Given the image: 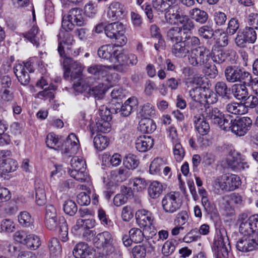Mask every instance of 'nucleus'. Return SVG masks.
Instances as JSON below:
<instances>
[{
	"label": "nucleus",
	"mask_w": 258,
	"mask_h": 258,
	"mask_svg": "<svg viewBox=\"0 0 258 258\" xmlns=\"http://www.w3.org/2000/svg\"><path fill=\"white\" fill-rule=\"evenodd\" d=\"M125 31V27L121 22L111 23L105 26L106 35L110 39H114L117 46H123L127 42Z\"/></svg>",
	"instance_id": "obj_6"
},
{
	"label": "nucleus",
	"mask_w": 258,
	"mask_h": 258,
	"mask_svg": "<svg viewBox=\"0 0 258 258\" xmlns=\"http://www.w3.org/2000/svg\"><path fill=\"white\" fill-rule=\"evenodd\" d=\"M186 33L182 30V28L173 27L170 28L167 32V39L172 43H177L183 41L184 36H185Z\"/></svg>",
	"instance_id": "obj_29"
},
{
	"label": "nucleus",
	"mask_w": 258,
	"mask_h": 258,
	"mask_svg": "<svg viewBox=\"0 0 258 258\" xmlns=\"http://www.w3.org/2000/svg\"><path fill=\"white\" fill-rule=\"evenodd\" d=\"M154 145V140L148 136H141L138 137L135 143L136 148L139 152H145L150 149Z\"/></svg>",
	"instance_id": "obj_26"
},
{
	"label": "nucleus",
	"mask_w": 258,
	"mask_h": 258,
	"mask_svg": "<svg viewBox=\"0 0 258 258\" xmlns=\"http://www.w3.org/2000/svg\"><path fill=\"white\" fill-rule=\"evenodd\" d=\"M190 101H204V87L197 86L189 91Z\"/></svg>",
	"instance_id": "obj_46"
},
{
	"label": "nucleus",
	"mask_w": 258,
	"mask_h": 258,
	"mask_svg": "<svg viewBox=\"0 0 258 258\" xmlns=\"http://www.w3.org/2000/svg\"><path fill=\"white\" fill-rule=\"evenodd\" d=\"M136 216L137 222L141 227H145L154 224V216L149 211L145 210L139 211Z\"/></svg>",
	"instance_id": "obj_25"
},
{
	"label": "nucleus",
	"mask_w": 258,
	"mask_h": 258,
	"mask_svg": "<svg viewBox=\"0 0 258 258\" xmlns=\"http://www.w3.org/2000/svg\"><path fill=\"white\" fill-rule=\"evenodd\" d=\"M26 240L25 245L31 249L35 250L40 245V238L35 235H28Z\"/></svg>",
	"instance_id": "obj_54"
},
{
	"label": "nucleus",
	"mask_w": 258,
	"mask_h": 258,
	"mask_svg": "<svg viewBox=\"0 0 258 258\" xmlns=\"http://www.w3.org/2000/svg\"><path fill=\"white\" fill-rule=\"evenodd\" d=\"M111 68V66L94 64L88 69V72L89 73L97 77H103L107 74L108 70Z\"/></svg>",
	"instance_id": "obj_42"
},
{
	"label": "nucleus",
	"mask_w": 258,
	"mask_h": 258,
	"mask_svg": "<svg viewBox=\"0 0 258 258\" xmlns=\"http://www.w3.org/2000/svg\"><path fill=\"white\" fill-rule=\"evenodd\" d=\"M139 163L137 157L133 154H128L123 160V164L128 169H135Z\"/></svg>",
	"instance_id": "obj_49"
},
{
	"label": "nucleus",
	"mask_w": 258,
	"mask_h": 258,
	"mask_svg": "<svg viewBox=\"0 0 258 258\" xmlns=\"http://www.w3.org/2000/svg\"><path fill=\"white\" fill-rule=\"evenodd\" d=\"M214 183L222 190L229 191L238 187L240 185L241 180L237 175L226 174L217 178Z\"/></svg>",
	"instance_id": "obj_14"
},
{
	"label": "nucleus",
	"mask_w": 258,
	"mask_h": 258,
	"mask_svg": "<svg viewBox=\"0 0 258 258\" xmlns=\"http://www.w3.org/2000/svg\"><path fill=\"white\" fill-rule=\"evenodd\" d=\"M132 254L134 258H145L146 247L144 245H138L133 247Z\"/></svg>",
	"instance_id": "obj_61"
},
{
	"label": "nucleus",
	"mask_w": 258,
	"mask_h": 258,
	"mask_svg": "<svg viewBox=\"0 0 258 258\" xmlns=\"http://www.w3.org/2000/svg\"><path fill=\"white\" fill-rule=\"evenodd\" d=\"M128 234L131 239L135 243H140L144 239V233L139 228H132L129 231Z\"/></svg>",
	"instance_id": "obj_57"
},
{
	"label": "nucleus",
	"mask_w": 258,
	"mask_h": 258,
	"mask_svg": "<svg viewBox=\"0 0 258 258\" xmlns=\"http://www.w3.org/2000/svg\"><path fill=\"white\" fill-rule=\"evenodd\" d=\"M138 104L137 99L135 97L128 98L122 105L118 103L112 106L109 109L111 113H117L120 112V114L123 116L130 115L133 110L135 109Z\"/></svg>",
	"instance_id": "obj_17"
},
{
	"label": "nucleus",
	"mask_w": 258,
	"mask_h": 258,
	"mask_svg": "<svg viewBox=\"0 0 258 258\" xmlns=\"http://www.w3.org/2000/svg\"><path fill=\"white\" fill-rule=\"evenodd\" d=\"M204 116L206 120H210L211 123L218 125L221 130L225 131L229 127V124L231 116L225 114L217 107L208 106L205 108Z\"/></svg>",
	"instance_id": "obj_2"
},
{
	"label": "nucleus",
	"mask_w": 258,
	"mask_h": 258,
	"mask_svg": "<svg viewBox=\"0 0 258 258\" xmlns=\"http://www.w3.org/2000/svg\"><path fill=\"white\" fill-rule=\"evenodd\" d=\"M189 15L192 19L201 24L206 23L208 18L207 13L198 8H195L190 10Z\"/></svg>",
	"instance_id": "obj_43"
},
{
	"label": "nucleus",
	"mask_w": 258,
	"mask_h": 258,
	"mask_svg": "<svg viewBox=\"0 0 258 258\" xmlns=\"http://www.w3.org/2000/svg\"><path fill=\"white\" fill-rule=\"evenodd\" d=\"M174 11L171 13V17L172 18V23H176L181 25L179 28H182V30L190 31L194 28L193 22L189 18L188 16L183 15L181 9L178 6L175 7Z\"/></svg>",
	"instance_id": "obj_16"
},
{
	"label": "nucleus",
	"mask_w": 258,
	"mask_h": 258,
	"mask_svg": "<svg viewBox=\"0 0 258 258\" xmlns=\"http://www.w3.org/2000/svg\"><path fill=\"white\" fill-rule=\"evenodd\" d=\"M230 248L226 230L224 228H221L217 230V238L214 241L212 248L218 256H222L223 258H227Z\"/></svg>",
	"instance_id": "obj_7"
},
{
	"label": "nucleus",
	"mask_w": 258,
	"mask_h": 258,
	"mask_svg": "<svg viewBox=\"0 0 258 258\" xmlns=\"http://www.w3.org/2000/svg\"><path fill=\"white\" fill-rule=\"evenodd\" d=\"M63 68L68 67L71 71V79L77 80L74 82L73 87L77 91L82 93L85 90L82 85L81 76L83 71L82 64L77 61H74L70 57H66L63 60Z\"/></svg>",
	"instance_id": "obj_4"
},
{
	"label": "nucleus",
	"mask_w": 258,
	"mask_h": 258,
	"mask_svg": "<svg viewBox=\"0 0 258 258\" xmlns=\"http://www.w3.org/2000/svg\"><path fill=\"white\" fill-rule=\"evenodd\" d=\"M36 203L38 206H42L46 202V196L43 184H35Z\"/></svg>",
	"instance_id": "obj_45"
},
{
	"label": "nucleus",
	"mask_w": 258,
	"mask_h": 258,
	"mask_svg": "<svg viewBox=\"0 0 258 258\" xmlns=\"http://www.w3.org/2000/svg\"><path fill=\"white\" fill-rule=\"evenodd\" d=\"M252 124V120L250 117H241L237 119H233L231 116L229 127L226 128L225 131H231L237 136H243L250 130Z\"/></svg>",
	"instance_id": "obj_8"
},
{
	"label": "nucleus",
	"mask_w": 258,
	"mask_h": 258,
	"mask_svg": "<svg viewBox=\"0 0 258 258\" xmlns=\"http://www.w3.org/2000/svg\"><path fill=\"white\" fill-rule=\"evenodd\" d=\"M245 83L246 82L234 84L231 88L232 93L234 98L241 102L246 101L249 97V94Z\"/></svg>",
	"instance_id": "obj_22"
},
{
	"label": "nucleus",
	"mask_w": 258,
	"mask_h": 258,
	"mask_svg": "<svg viewBox=\"0 0 258 258\" xmlns=\"http://www.w3.org/2000/svg\"><path fill=\"white\" fill-rule=\"evenodd\" d=\"M113 237L111 233L104 231L97 234L93 239L94 245L102 249V253L107 258H120L122 252L113 245Z\"/></svg>",
	"instance_id": "obj_1"
},
{
	"label": "nucleus",
	"mask_w": 258,
	"mask_h": 258,
	"mask_svg": "<svg viewBox=\"0 0 258 258\" xmlns=\"http://www.w3.org/2000/svg\"><path fill=\"white\" fill-rule=\"evenodd\" d=\"M77 206L72 200H68L63 204V211L64 213L70 216L74 215L77 212Z\"/></svg>",
	"instance_id": "obj_58"
},
{
	"label": "nucleus",
	"mask_w": 258,
	"mask_h": 258,
	"mask_svg": "<svg viewBox=\"0 0 258 258\" xmlns=\"http://www.w3.org/2000/svg\"><path fill=\"white\" fill-rule=\"evenodd\" d=\"M189 111L195 119L196 117H200L204 115L205 108L207 107L204 101H190L188 103Z\"/></svg>",
	"instance_id": "obj_27"
},
{
	"label": "nucleus",
	"mask_w": 258,
	"mask_h": 258,
	"mask_svg": "<svg viewBox=\"0 0 258 258\" xmlns=\"http://www.w3.org/2000/svg\"><path fill=\"white\" fill-rule=\"evenodd\" d=\"M141 114L145 118L153 117L155 114L154 107L150 103L144 104L142 108Z\"/></svg>",
	"instance_id": "obj_62"
},
{
	"label": "nucleus",
	"mask_w": 258,
	"mask_h": 258,
	"mask_svg": "<svg viewBox=\"0 0 258 258\" xmlns=\"http://www.w3.org/2000/svg\"><path fill=\"white\" fill-rule=\"evenodd\" d=\"M17 167V162L12 158H7L0 161V168L4 172H14L16 170Z\"/></svg>",
	"instance_id": "obj_39"
},
{
	"label": "nucleus",
	"mask_w": 258,
	"mask_h": 258,
	"mask_svg": "<svg viewBox=\"0 0 258 258\" xmlns=\"http://www.w3.org/2000/svg\"><path fill=\"white\" fill-rule=\"evenodd\" d=\"M226 111L235 115H242L246 112L244 104L233 102L227 104L225 106Z\"/></svg>",
	"instance_id": "obj_35"
},
{
	"label": "nucleus",
	"mask_w": 258,
	"mask_h": 258,
	"mask_svg": "<svg viewBox=\"0 0 258 258\" xmlns=\"http://www.w3.org/2000/svg\"><path fill=\"white\" fill-rule=\"evenodd\" d=\"M31 63L27 62L25 64L17 63L14 67V73L17 77L18 81L23 85L28 84L30 81V77L29 74L26 71L25 69L29 72H33L34 70L30 68Z\"/></svg>",
	"instance_id": "obj_18"
},
{
	"label": "nucleus",
	"mask_w": 258,
	"mask_h": 258,
	"mask_svg": "<svg viewBox=\"0 0 258 258\" xmlns=\"http://www.w3.org/2000/svg\"><path fill=\"white\" fill-rule=\"evenodd\" d=\"M165 163L164 160L159 158H155L151 163L149 167V172L152 174L159 173L163 168Z\"/></svg>",
	"instance_id": "obj_52"
},
{
	"label": "nucleus",
	"mask_w": 258,
	"mask_h": 258,
	"mask_svg": "<svg viewBox=\"0 0 258 258\" xmlns=\"http://www.w3.org/2000/svg\"><path fill=\"white\" fill-rule=\"evenodd\" d=\"M189 49L183 41L175 43L172 47V53L176 57H182L189 53Z\"/></svg>",
	"instance_id": "obj_40"
},
{
	"label": "nucleus",
	"mask_w": 258,
	"mask_h": 258,
	"mask_svg": "<svg viewBox=\"0 0 258 258\" xmlns=\"http://www.w3.org/2000/svg\"><path fill=\"white\" fill-rule=\"evenodd\" d=\"M67 18L72 20L78 26H83L86 24V22L82 16V10L77 8L70 10Z\"/></svg>",
	"instance_id": "obj_32"
},
{
	"label": "nucleus",
	"mask_w": 258,
	"mask_h": 258,
	"mask_svg": "<svg viewBox=\"0 0 258 258\" xmlns=\"http://www.w3.org/2000/svg\"><path fill=\"white\" fill-rule=\"evenodd\" d=\"M45 226L50 230L58 229L59 237L62 241L66 242L68 239V228L65 218L63 216H48L44 217Z\"/></svg>",
	"instance_id": "obj_3"
},
{
	"label": "nucleus",
	"mask_w": 258,
	"mask_h": 258,
	"mask_svg": "<svg viewBox=\"0 0 258 258\" xmlns=\"http://www.w3.org/2000/svg\"><path fill=\"white\" fill-rule=\"evenodd\" d=\"M238 221L239 225V232L244 236H251L254 233L250 217L248 218L245 214L240 216Z\"/></svg>",
	"instance_id": "obj_23"
},
{
	"label": "nucleus",
	"mask_w": 258,
	"mask_h": 258,
	"mask_svg": "<svg viewBox=\"0 0 258 258\" xmlns=\"http://www.w3.org/2000/svg\"><path fill=\"white\" fill-rule=\"evenodd\" d=\"M46 144L47 147L51 149L57 150L60 147L58 137L53 133L48 134L46 138Z\"/></svg>",
	"instance_id": "obj_55"
},
{
	"label": "nucleus",
	"mask_w": 258,
	"mask_h": 258,
	"mask_svg": "<svg viewBox=\"0 0 258 258\" xmlns=\"http://www.w3.org/2000/svg\"><path fill=\"white\" fill-rule=\"evenodd\" d=\"M24 36L37 47L39 46L43 39L42 36L39 34L38 27L35 25L25 33Z\"/></svg>",
	"instance_id": "obj_28"
},
{
	"label": "nucleus",
	"mask_w": 258,
	"mask_h": 258,
	"mask_svg": "<svg viewBox=\"0 0 258 258\" xmlns=\"http://www.w3.org/2000/svg\"><path fill=\"white\" fill-rule=\"evenodd\" d=\"M239 22L235 18H231L228 22L226 33L229 36L235 34L239 28Z\"/></svg>",
	"instance_id": "obj_50"
},
{
	"label": "nucleus",
	"mask_w": 258,
	"mask_h": 258,
	"mask_svg": "<svg viewBox=\"0 0 258 258\" xmlns=\"http://www.w3.org/2000/svg\"><path fill=\"white\" fill-rule=\"evenodd\" d=\"M73 253L76 258H85L91 253V249L87 243L79 242L75 246Z\"/></svg>",
	"instance_id": "obj_31"
},
{
	"label": "nucleus",
	"mask_w": 258,
	"mask_h": 258,
	"mask_svg": "<svg viewBox=\"0 0 258 258\" xmlns=\"http://www.w3.org/2000/svg\"><path fill=\"white\" fill-rule=\"evenodd\" d=\"M218 98L217 94L212 90L204 87V102L208 104H214L217 102Z\"/></svg>",
	"instance_id": "obj_53"
},
{
	"label": "nucleus",
	"mask_w": 258,
	"mask_h": 258,
	"mask_svg": "<svg viewBox=\"0 0 258 258\" xmlns=\"http://www.w3.org/2000/svg\"><path fill=\"white\" fill-rule=\"evenodd\" d=\"M59 43L58 51L60 57L65 55V51L71 48L75 41L73 37L69 32H63L62 31L59 34Z\"/></svg>",
	"instance_id": "obj_20"
},
{
	"label": "nucleus",
	"mask_w": 258,
	"mask_h": 258,
	"mask_svg": "<svg viewBox=\"0 0 258 258\" xmlns=\"http://www.w3.org/2000/svg\"><path fill=\"white\" fill-rule=\"evenodd\" d=\"M182 201L178 192L171 191L166 194L162 200V206L166 213L172 214L181 207Z\"/></svg>",
	"instance_id": "obj_12"
},
{
	"label": "nucleus",
	"mask_w": 258,
	"mask_h": 258,
	"mask_svg": "<svg viewBox=\"0 0 258 258\" xmlns=\"http://www.w3.org/2000/svg\"><path fill=\"white\" fill-rule=\"evenodd\" d=\"M211 52L205 46H198L191 49L188 56V63L193 67H202L208 65L210 60Z\"/></svg>",
	"instance_id": "obj_5"
},
{
	"label": "nucleus",
	"mask_w": 258,
	"mask_h": 258,
	"mask_svg": "<svg viewBox=\"0 0 258 258\" xmlns=\"http://www.w3.org/2000/svg\"><path fill=\"white\" fill-rule=\"evenodd\" d=\"M18 218L20 224L23 227H29L32 225L33 219L28 212L26 211L21 212Z\"/></svg>",
	"instance_id": "obj_48"
},
{
	"label": "nucleus",
	"mask_w": 258,
	"mask_h": 258,
	"mask_svg": "<svg viewBox=\"0 0 258 258\" xmlns=\"http://www.w3.org/2000/svg\"><path fill=\"white\" fill-rule=\"evenodd\" d=\"M246 22L249 27L258 30V13H251L246 16Z\"/></svg>",
	"instance_id": "obj_64"
},
{
	"label": "nucleus",
	"mask_w": 258,
	"mask_h": 258,
	"mask_svg": "<svg viewBox=\"0 0 258 258\" xmlns=\"http://www.w3.org/2000/svg\"><path fill=\"white\" fill-rule=\"evenodd\" d=\"M176 241L174 239H169L165 242L162 248V252L165 256L171 254L175 249Z\"/></svg>",
	"instance_id": "obj_51"
},
{
	"label": "nucleus",
	"mask_w": 258,
	"mask_h": 258,
	"mask_svg": "<svg viewBox=\"0 0 258 258\" xmlns=\"http://www.w3.org/2000/svg\"><path fill=\"white\" fill-rule=\"evenodd\" d=\"M241 160H243V155L239 152H234L231 157L227 159L226 163L232 170L239 171Z\"/></svg>",
	"instance_id": "obj_33"
},
{
	"label": "nucleus",
	"mask_w": 258,
	"mask_h": 258,
	"mask_svg": "<svg viewBox=\"0 0 258 258\" xmlns=\"http://www.w3.org/2000/svg\"><path fill=\"white\" fill-rule=\"evenodd\" d=\"M215 90L216 94L222 97V98L230 99V90L225 82L219 81L217 82L215 85Z\"/></svg>",
	"instance_id": "obj_38"
},
{
	"label": "nucleus",
	"mask_w": 258,
	"mask_h": 258,
	"mask_svg": "<svg viewBox=\"0 0 258 258\" xmlns=\"http://www.w3.org/2000/svg\"><path fill=\"white\" fill-rule=\"evenodd\" d=\"M131 183H133V189L136 191H141L145 189L147 183L144 178L137 177L131 180Z\"/></svg>",
	"instance_id": "obj_56"
},
{
	"label": "nucleus",
	"mask_w": 258,
	"mask_h": 258,
	"mask_svg": "<svg viewBox=\"0 0 258 258\" xmlns=\"http://www.w3.org/2000/svg\"><path fill=\"white\" fill-rule=\"evenodd\" d=\"M226 80L231 83H245L251 80V74L237 66H228L224 71Z\"/></svg>",
	"instance_id": "obj_9"
},
{
	"label": "nucleus",
	"mask_w": 258,
	"mask_h": 258,
	"mask_svg": "<svg viewBox=\"0 0 258 258\" xmlns=\"http://www.w3.org/2000/svg\"><path fill=\"white\" fill-rule=\"evenodd\" d=\"M140 130L145 133L150 134L156 129L154 121L149 118H144L141 120L139 124Z\"/></svg>",
	"instance_id": "obj_36"
},
{
	"label": "nucleus",
	"mask_w": 258,
	"mask_h": 258,
	"mask_svg": "<svg viewBox=\"0 0 258 258\" xmlns=\"http://www.w3.org/2000/svg\"><path fill=\"white\" fill-rule=\"evenodd\" d=\"M163 191V186L157 181L152 182L148 188V195L150 198L155 199L158 198Z\"/></svg>",
	"instance_id": "obj_41"
},
{
	"label": "nucleus",
	"mask_w": 258,
	"mask_h": 258,
	"mask_svg": "<svg viewBox=\"0 0 258 258\" xmlns=\"http://www.w3.org/2000/svg\"><path fill=\"white\" fill-rule=\"evenodd\" d=\"M72 169L69 170L70 176L80 182L87 180L88 174L86 170V161L82 158L74 157L71 160Z\"/></svg>",
	"instance_id": "obj_10"
},
{
	"label": "nucleus",
	"mask_w": 258,
	"mask_h": 258,
	"mask_svg": "<svg viewBox=\"0 0 258 258\" xmlns=\"http://www.w3.org/2000/svg\"><path fill=\"white\" fill-rule=\"evenodd\" d=\"M105 86L103 84H99L98 85L90 88L88 93L90 96H93L96 100H100L103 98L105 92Z\"/></svg>",
	"instance_id": "obj_44"
},
{
	"label": "nucleus",
	"mask_w": 258,
	"mask_h": 258,
	"mask_svg": "<svg viewBox=\"0 0 258 258\" xmlns=\"http://www.w3.org/2000/svg\"><path fill=\"white\" fill-rule=\"evenodd\" d=\"M125 9L121 3L113 2L111 3L108 8L107 17L111 21L119 19L124 14Z\"/></svg>",
	"instance_id": "obj_21"
},
{
	"label": "nucleus",
	"mask_w": 258,
	"mask_h": 258,
	"mask_svg": "<svg viewBox=\"0 0 258 258\" xmlns=\"http://www.w3.org/2000/svg\"><path fill=\"white\" fill-rule=\"evenodd\" d=\"M79 140L75 134H70L61 145L62 153L71 155L77 153L79 148Z\"/></svg>",
	"instance_id": "obj_19"
},
{
	"label": "nucleus",
	"mask_w": 258,
	"mask_h": 258,
	"mask_svg": "<svg viewBox=\"0 0 258 258\" xmlns=\"http://www.w3.org/2000/svg\"><path fill=\"white\" fill-rule=\"evenodd\" d=\"M48 248L50 254L52 257L55 258L60 257L62 249L60 242L56 238H52L49 240Z\"/></svg>",
	"instance_id": "obj_37"
},
{
	"label": "nucleus",
	"mask_w": 258,
	"mask_h": 258,
	"mask_svg": "<svg viewBox=\"0 0 258 258\" xmlns=\"http://www.w3.org/2000/svg\"><path fill=\"white\" fill-rule=\"evenodd\" d=\"M174 144L173 154L177 161H181L184 156V150L179 142L173 143Z\"/></svg>",
	"instance_id": "obj_60"
},
{
	"label": "nucleus",
	"mask_w": 258,
	"mask_h": 258,
	"mask_svg": "<svg viewBox=\"0 0 258 258\" xmlns=\"http://www.w3.org/2000/svg\"><path fill=\"white\" fill-rule=\"evenodd\" d=\"M205 117L203 116L200 117H196L193 119L195 127L198 133L204 136L206 135L210 130L209 123L206 121Z\"/></svg>",
	"instance_id": "obj_34"
},
{
	"label": "nucleus",
	"mask_w": 258,
	"mask_h": 258,
	"mask_svg": "<svg viewBox=\"0 0 258 258\" xmlns=\"http://www.w3.org/2000/svg\"><path fill=\"white\" fill-rule=\"evenodd\" d=\"M117 53L116 47L111 44H106L100 46L97 51L98 56L102 59L112 62Z\"/></svg>",
	"instance_id": "obj_24"
},
{
	"label": "nucleus",
	"mask_w": 258,
	"mask_h": 258,
	"mask_svg": "<svg viewBox=\"0 0 258 258\" xmlns=\"http://www.w3.org/2000/svg\"><path fill=\"white\" fill-rule=\"evenodd\" d=\"M253 238L251 236H243L239 238L236 242V247L239 251L247 252L253 250Z\"/></svg>",
	"instance_id": "obj_30"
},
{
	"label": "nucleus",
	"mask_w": 258,
	"mask_h": 258,
	"mask_svg": "<svg viewBox=\"0 0 258 258\" xmlns=\"http://www.w3.org/2000/svg\"><path fill=\"white\" fill-rule=\"evenodd\" d=\"M55 87L53 85H49L48 87H45L44 90L40 91L37 94V97L42 99H49L50 100L53 99L54 97V94L51 90H54Z\"/></svg>",
	"instance_id": "obj_59"
},
{
	"label": "nucleus",
	"mask_w": 258,
	"mask_h": 258,
	"mask_svg": "<svg viewBox=\"0 0 258 258\" xmlns=\"http://www.w3.org/2000/svg\"><path fill=\"white\" fill-rule=\"evenodd\" d=\"M177 0H152V6L159 13H164V18L167 22L172 24L171 13L176 9Z\"/></svg>",
	"instance_id": "obj_13"
},
{
	"label": "nucleus",
	"mask_w": 258,
	"mask_h": 258,
	"mask_svg": "<svg viewBox=\"0 0 258 258\" xmlns=\"http://www.w3.org/2000/svg\"><path fill=\"white\" fill-rule=\"evenodd\" d=\"M253 27L246 26L239 30L234 38V43L239 48L246 47L247 43L253 44L257 39V33Z\"/></svg>",
	"instance_id": "obj_11"
},
{
	"label": "nucleus",
	"mask_w": 258,
	"mask_h": 258,
	"mask_svg": "<svg viewBox=\"0 0 258 258\" xmlns=\"http://www.w3.org/2000/svg\"><path fill=\"white\" fill-rule=\"evenodd\" d=\"M199 34L201 37L206 39H211L214 36L213 29L207 25L199 28Z\"/></svg>",
	"instance_id": "obj_63"
},
{
	"label": "nucleus",
	"mask_w": 258,
	"mask_h": 258,
	"mask_svg": "<svg viewBox=\"0 0 258 258\" xmlns=\"http://www.w3.org/2000/svg\"><path fill=\"white\" fill-rule=\"evenodd\" d=\"M111 113V111L106 107L101 106L99 111V117H98L96 125L91 132L95 130L102 133L109 132L111 127L110 121L112 119Z\"/></svg>",
	"instance_id": "obj_15"
},
{
	"label": "nucleus",
	"mask_w": 258,
	"mask_h": 258,
	"mask_svg": "<svg viewBox=\"0 0 258 258\" xmlns=\"http://www.w3.org/2000/svg\"><path fill=\"white\" fill-rule=\"evenodd\" d=\"M94 146L98 151H102L108 145L109 141L107 138L101 135H97L94 138Z\"/></svg>",
	"instance_id": "obj_47"
}]
</instances>
